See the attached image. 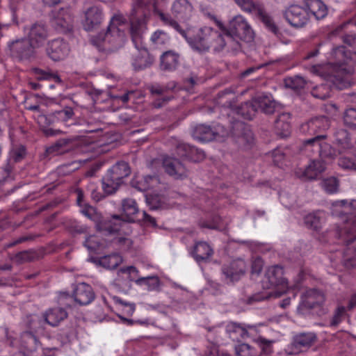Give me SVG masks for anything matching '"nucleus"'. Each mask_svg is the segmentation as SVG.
<instances>
[{
	"label": "nucleus",
	"mask_w": 356,
	"mask_h": 356,
	"mask_svg": "<svg viewBox=\"0 0 356 356\" xmlns=\"http://www.w3.org/2000/svg\"><path fill=\"white\" fill-rule=\"evenodd\" d=\"M24 31L28 35L29 41L34 47L42 45L47 35L45 27L41 24H34L29 29H25Z\"/></svg>",
	"instance_id": "16"
},
{
	"label": "nucleus",
	"mask_w": 356,
	"mask_h": 356,
	"mask_svg": "<svg viewBox=\"0 0 356 356\" xmlns=\"http://www.w3.org/2000/svg\"><path fill=\"white\" fill-rule=\"evenodd\" d=\"M246 264L242 259H238L232 261L229 266L224 267L223 274L225 275L227 281L234 282L241 278L245 273Z\"/></svg>",
	"instance_id": "15"
},
{
	"label": "nucleus",
	"mask_w": 356,
	"mask_h": 356,
	"mask_svg": "<svg viewBox=\"0 0 356 356\" xmlns=\"http://www.w3.org/2000/svg\"><path fill=\"white\" fill-rule=\"evenodd\" d=\"M353 26H356V19L354 22H346L341 25V29ZM343 40L348 47L341 46L334 49L326 65H314L310 70L312 74L330 80L339 90L350 86L348 75L353 73V66L356 65L355 36L346 35Z\"/></svg>",
	"instance_id": "1"
},
{
	"label": "nucleus",
	"mask_w": 356,
	"mask_h": 356,
	"mask_svg": "<svg viewBox=\"0 0 356 356\" xmlns=\"http://www.w3.org/2000/svg\"><path fill=\"white\" fill-rule=\"evenodd\" d=\"M215 22L222 33L227 37L235 36L246 41L253 39V31L242 15H237L230 20L228 29L225 28L220 21L215 19Z\"/></svg>",
	"instance_id": "4"
},
{
	"label": "nucleus",
	"mask_w": 356,
	"mask_h": 356,
	"mask_svg": "<svg viewBox=\"0 0 356 356\" xmlns=\"http://www.w3.org/2000/svg\"><path fill=\"white\" fill-rule=\"evenodd\" d=\"M172 13L179 21H185L191 17L193 8L187 0H176L172 5Z\"/></svg>",
	"instance_id": "20"
},
{
	"label": "nucleus",
	"mask_w": 356,
	"mask_h": 356,
	"mask_svg": "<svg viewBox=\"0 0 356 356\" xmlns=\"http://www.w3.org/2000/svg\"><path fill=\"white\" fill-rule=\"evenodd\" d=\"M146 30V23L144 19L131 22V35L132 41L139 52V55L133 61V65L136 70L145 68L154 61L153 57L149 56L147 50L143 46V36Z\"/></svg>",
	"instance_id": "2"
},
{
	"label": "nucleus",
	"mask_w": 356,
	"mask_h": 356,
	"mask_svg": "<svg viewBox=\"0 0 356 356\" xmlns=\"http://www.w3.org/2000/svg\"><path fill=\"white\" fill-rule=\"evenodd\" d=\"M236 3L243 10L257 15L269 30L274 33L276 32L277 27L275 25L273 20L265 12L261 4L254 3L252 0H236Z\"/></svg>",
	"instance_id": "8"
},
{
	"label": "nucleus",
	"mask_w": 356,
	"mask_h": 356,
	"mask_svg": "<svg viewBox=\"0 0 356 356\" xmlns=\"http://www.w3.org/2000/svg\"><path fill=\"white\" fill-rule=\"evenodd\" d=\"M111 299L115 304L117 308L121 310L123 314L127 316L133 315L136 309V307L134 303L124 302L118 296H111Z\"/></svg>",
	"instance_id": "38"
},
{
	"label": "nucleus",
	"mask_w": 356,
	"mask_h": 356,
	"mask_svg": "<svg viewBox=\"0 0 356 356\" xmlns=\"http://www.w3.org/2000/svg\"><path fill=\"white\" fill-rule=\"evenodd\" d=\"M225 135L224 127L220 125H218L215 130H213L209 126L200 124L195 127L193 133L194 138L201 142L209 141L216 138L218 136L224 137Z\"/></svg>",
	"instance_id": "10"
},
{
	"label": "nucleus",
	"mask_w": 356,
	"mask_h": 356,
	"mask_svg": "<svg viewBox=\"0 0 356 356\" xmlns=\"http://www.w3.org/2000/svg\"><path fill=\"white\" fill-rule=\"evenodd\" d=\"M272 157L275 164L279 165L281 163V161L284 159V155L282 150L278 148L273 150V152H272Z\"/></svg>",
	"instance_id": "57"
},
{
	"label": "nucleus",
	"mask_w": 356,
	"mask_h": 356,
	"mask_svg": "<svg viewBox=\"0 0 356 356\" xmlns=\"http://www.w3.org/2000/svg\"><path fill=\"white\" fill-rule=\"evenodd\" d=\"M118 275L122 276L124 279L134 281L135 282L137 279L140 278L139 271L133 266L120 268L118 271Z\"/></svg>",
	"instance_id": "40"
},
{
	"label": "nucleus",
	"mask_w": 356,
	"mask_h": 356,
	"mask_svg": "<svg viewBox=\"0 0 356 356\" xmlns=\"http://www.w3.org/2000/svg\"><path fill=\"white\" fill-rule=\"evenodd\" d=\"M255 342L261 348V351L266 354L269 353L271 351V343L272 341H267L262 337H259L255 339Z\"/></svg>",
	"instance_id": "53"
},
{
	"label": "nucleus",
	"mask_w": 356,
	"mask_h": 356,
	"mask_svg": "<svg viewBox=\"0 0 356 356\" xmlns=\"http://www.w3.org/2000/svg\"><path fill=\"white\" fill-rule=\"evenodd\" d=\"M122 209L124 220H121L118 216L113 218L112 225L113 227H108V233L112 234L115 232H122L129 234L131 232L129 225L128 222L134 220V216L138 212V207L134 200L125 199L122 202Z\"/></svg>",
	"instance_id": "5"
},
{
	"label": "nucleus",
	"mask_w": 356,
	"mask_h": 356,
	"mask_svg": "<svg viewBox=\"0 0 356 356\" xmlns=\"http://www.w3.org/2000/svg\"><path fill=\"white\" fill-rule=\"evenodd\" d=\"M314 333H302L296 336L286 350L287 354L296 355L302 351L303 348L310 346L315 341Z\"/></svg>",
	"instance_id": "12"
},
{
	"label": "nucleus",
	"mask_w": 356,
	"mask_h": 356,
	"mask_svg": "<svg viewBox=\"0 0 356 356\" xmlns=\"http://www.w3.org/2000/svg\"><path fill=\"white\" fill-rule=\"evenodd\" d=\"M325 170V165L319 161H312L307 168L302 172H296V174L300 177L306 179H315Z\"/></svg>",
	"instance_id": "24"
},
{
	"label": "nucleus",
	"mask_w": 356,
	"mask_h": 356,
	"mask_svg": "<svg viewBox=\"0 0 356 356\" xmlns=\"http://www.w3.org/2000/svg\"><path fill=\"white\" fill-rule=\"evenodd\" d=\"M67 317V312L59 307L48 311L44 315V321L51 326L57 325Z\"/></svg>",
	"instance_id": "33"
},
{
	"label": "nucleus",
	"mask_w": 356,
	"mask_h": 356,
	"mask_svg": "<svg viewBox=\"0 0 356 356\" xmlns=\"http://www.w3.org/2000/svg\"><path fill=\"white\" fill-rule=\"evenodd\" d=\"M330 122L326 117H319L312 119L307 123L302 124L301 131L302 132L315 133L318 130H324L329 127Z\"/></svg>",
	"instance_id": "25"
},
{
	"label": "nucleus",
	"mask_w": 356,
	"mask_h": 356,
	"mask_svg": "<svg viewBox=\"0 0 356 356\" xmlns=\"http://www.w3.org/2000/svg\"><path fill=\"white\" fill-rule=\"evenodd\" d=\"M8 47L11 55L20 59L29 56L35 48L28 39L13 41L9 44Z\"/></svg>",
	"instance_id": "13"
},
{
	"label": "nucleus",
	"mask_w": 356,
	"mask_h": 356,
	"mask_svg": "<svg viewBox=\"0 0 356 356\" xmlns=\"http://www.w3.org/2000/svg\"><path fill=\"white\" fill-rule=\"evenodd\" d=\"M143 220L145 222L149 223L152 226H156V220L154 218L143 212Z\"/></svg>",
	"instance_id": "62"
},
{
	"label": "nucleus",
	"mask_w": 356,
	"mask_h": 356,
	"mask_svg": "<svg viewBox=\"0 0 356 356\" xmlns=\"http://www.w3.org/2000/svg\"><path fill=\"white\" fill-rule=\"evenodd\" d=\"M346 312V308L343 306H338L337 308L335 313L332 317L331 325H338L342 320L343 316H344Z\"/></svg>",
	"instance_id": "51"
},
{
	"label": "nucleus",
	"mask_w": 356,
	"mask_h": 356,
	"mask_svg": "<svg viewBox=\"0 0 356 356\" xmlns=\"http://www.w3.org/2000/svg\"><path fill=\"white\" fill-rule=\"evenodd\" d=\"M68 44L63 40H54L49 44L47 53L54 60H60L65 58L69 54Z\"/></svg>",
	"instance_id": "14"
},
{
	"label": "nucleus",
	"mask_w": 356,
	"mask_h": 356,
	"mask_svg": "<svg viewBox=\"0 0 356 356\" xmlns=\"http://www.w3.org/2000/svg\"><path fill=\"white\" fill-rule=\"evenodd\" d=\"M103 189L107 194L114 193L121 184L120 182L115 180L108 175H106L103 179Z\"/></svg>",
	"instance_id": "43"
},
{
	"label": "nucleus",
	"mask_w": 356,
	"mask_h": 356,
	"mask_svg": "<svg viewBox=\"0 0 356 356\" xmlns=\"http://www.w3.org/2000/svg\"><path fill=\"white\" fill-rule=\"evenodd\" d=\"M284 83L287 88H290L293 90L302 88L307 83L305 79L300 76L288 77L285 79Z\"/></svg>",
	"instance_id": "42"
},
{
	"label": "nucleus",
	"mask_w": 356,
	"mask_h": 356,
	"mask_svg": "<svg viewBox=\"0 0 356 356\" xmlns=\"http://www.w3.org/2000/svg\"><path fill=\"white\" fill-rule=\"evenodd\" d=\"M324 295L316 290L311 289L307 291L302 297V305L308 308H313L324 302Z\"/></svg>",
	"instance_id": "22"
},
{
	"label": "nucleus",
	"mask_w": 356,
	"mask_h": 356,
	"mask_svg": "<svg viewBox=\"0 0 356 356\" xmlns=\"http://www.w3.org/2000/svg\"><path fill=\"white\" fill-rule=\"evenodd\" d=\"M76 193L77 204L80 207V212L88 218L97 222L100 220V214L97 212L94 207L84 202L83 195L81 191H77Z\"/></svg>",
	"instance_id": "23"
},
{
	"label": "nucleus",
	"mask_w": 356,
	"mask_h": 356,
	"mask_svg": "<svg viewBox=\"0 0 356 356\" xmlns=\"http://www.w3.org/2000/svg\"><path fill=\"white\" fill-rule=\"evenodd\" d=\"M103 19L102 10L97 6L88 8L81 17V24L86 31H91L97 27Z\"/></svg>",
	"instance_id": "11"
},
{
	"label": "nucleus",
	"mask_w": 356,
	"mask_h": 356,
	"mask_svg": "<svg viewBox=\"0 0 356 356\" xmlns=\"http://www.w3.org/2000/svg\"><path fill=\"white\" fill-rule=\"evenodd\" d=\"M212 254L213 250L205 242H198L194 248L193 257L197 262L209 259Z\"/></svg>",
	"instance_id": "34"
},
{
	"label": "nucleus",
	"mask_w": 356,
	"mask_h": 356,
	"mask_svg": "<svg viewBox=\"0 0 356 356\" xmlns=\"http://www.w3.org/2000/svg\"><path fill=\"white\" fill-rule=\"evenodd\" d=\"M324 216L321 211L309 213L305 218V223L308 227L317 230L322 225Z\"/></svg>",
	"instance_id": "36"
},
{
	"label": "nucleus",
	"mask_w": 356,
	"mask_h": 356,
	"mask_svg": "<svg viewBox=\"0 0 356 356\" xmlns=\"http://www.w3.org/2000/svg\"><path fill=\"white\" fill-rule=\"evenodd\" d=\"M73 111L71 108H66L65 109L56 111L54 115L58 120L67 121L72 118L73 116Z\"/></svg>",
	"instance_id": "49"
},
{
	"label": "nucleus",
	"mask_w": 356,
	"mask_h": 356,
	"mask_svg": "<svg viewBox=\"0 0 356 356\" xmlns=\"http://www.w3.org/2000/svg\"><path fill=\"white\" fill-rule=\"evenodd\" d=\"M21 338L22 346L29 351H32L34 349V346L37 345L38 339L31 332L23 333Z\"/></svg>",
	"instance_id": "41"
},
{
	"label": "nucleus",
	"mask_w": 356,
	"mask_h": 356,
	"mask_svg": "<svg viewBox=\"0 0 356 356\" xmlns=\"http://www.w3.org/2000/svg\"><path fill=\"white\" fill-rule=\"evenodd\" d=\"M24 323L28 327L36 331L40 323L36 315H30L24 320Z\"/></svg>",
	"instance_id": "54"
},
{
	"label": "nucleus",
	"mask_w": 356,
	"mask_h": 356,
	"mask_svg": "<svg viewBox=\"0 0 356 356\" xmlns=\"http://www.w3.org/2000/svg\"><path fill=\"white\" fill-rule=\"evenodd\" d=\"M163 163L167 173L174 178L181 179L186 176L185 167L177 159L165 158Z\"/></svg>",
	"instance_id": "18"
},
{
	"label": "nucleus",
	"mask_w": 356,
	"mask_h": 356,
	"mask_svg": "<svg viewBox=\"0 0 356 356\" xmlns=\"http://www.w3.org/2000/svg\"><path fill=\"white\" fill-rule=\"evenodd\" d=\"M323 187L327 193H335L338 189V181L334 177L325 179L323 182Z\"/></svg>",
	"instance_id": "48"
},
{
	"label": "nucleus",
	"mask_w": 356,
	"mask_h": 356,
	"mask_svg": "<svg viewBox=\"0 0 356 356\" xmlns=\"http://www.w3.org/2000/svg\"><path fill=\"white\" fill-rule=\"evenodd\" d=\"M151 40L156 47H159L168 43L169 41V37L166 33L158 30L152 34Z\"/></svg>",
	"instance_id": "44"
},
{
	"label": "nucleus",
	"mask_w": 356,
	"mask_h": 356,
	"mask_svg": "<svg viewBox=\"0 0 356 356\" xmlns=\"http://www.w3.org/2000/svg\"><path fill=\"white\" fill-rule=\"evenodd\" d=\"M74 297L76 302L81 305H85L93 300L95 294L90 285L86 283H79L75 288Z\"/></svg>",
	"instance_id": "17"
},
{
	"label": "nucleus",
	"mask_w": 356,
	"mask_h": 356,
	"mask_svg": "<svg viewBox=\"0 0 356 356\" xmlns=\"http://www.w3.org/2000/svg\"><path fill=\"white\" fill-rule=\"evenodd\" d=\"M114 241L122 245V249L126 250H128L131 245V241L129 238L126 237L120 236V234H118V236L114 238Z\"/></svg>",
	"instance_id": "55"
},
{
	"label": "nucleus",
	"mask_w": 356,
	"mask_h": 356,
	"mask_svg": "<svg viewBox=\"0 0 356 356\" xmlns=\"http://www.w3.org/2000/svg\"><path fill=\"white\" fill-rule=\"evenodd\" d=\"M36 74L38 79L54 80L57 83L61 82L60 77L57 74H54L49 72H44L42 70H37Z\"/></svg>",
	"instance_id": "50"
},
{
	"label": "nucleus",
	"mask_w": 356,
	"mask_h": 356,
	"mask_svg": "<svg viewBox=\"0 0 356 356\" xmlns=\"http://www.w3.org/2000/svg\"><path fill=\"white\" fill-rule=\"evenodd\" d=\"M259 111L257 104L254 102V99L250 102H246L241 105L239 109V113L247 120H251L255 113Z\"/></svg>",
	"instance_id": "39"
},
{
	"label": "nucleus",
	"mask_w": 356,
	"mask_h": 356,
	"mask_svg": "<svg viewBox=\"0 0 356 356\" xmlns=\"http://www.w3.org/2000/svg\"><path fill=\"white\" fill-rule=\"evenodd\" d=\"M284 15L289 23L295 27L303 26L309 19L307 10L296 4L291 5L286 10Z\"/></svg>",
	"instance_id": "9"
},
{
	"label": "nucleus",
	"mask_w": 356,
	"mask_h": 356,
	"mask_svg": "<svg viewBox=\"0 0 356 356\" xmlns=\"http://www.w3.org/2000/svg\"><path fill=\"white\" fill-rule=\"evenodd\" d=\"M123 259L119 254H112L94 259L93 261L97 266H102L106 269H114L118 266Z\"/></svg>",
	"instance_id": "26"
},
{
	"label": "nucleus",
	"mask_w": 356,
	"mask_h": 356,
	"mask_svg": "<svg viewBox=\"0 0 356 356\" xmlns=\"http://www.w3.org/2000/svg\"><path fill=\"white\" fill-rule=\"evenodd\" d=\"M348 234L353 238L356 239V222H353L351 229L348 231Z\"/></svg>",
	"instance_id": "64"
},
{
	"label": "nucleus",
	"mask_w": 356,
	"mask_h": 356,
	"mask_svg": "<svg viewBox=\"0 0 356 356\" xmlns=\"http://www.w3.org/2000/svg\"><path fill=\"white\" fill-rule=\"evenodd\" d=\"M159 179L155 176H147L144 177H136L132 181V184L140 191H147L159 184Z\"/></svg>",
	"instance_id": "32"
},
{
	"label": "nucleus",
	"mask_w": 356,
	"mask_h": 356,
	"mask_svg": "<svg viewBox=\"0 0 356 356\" xmlns=\"http://www.w3.org/2000/svg\"><path fill=\"white\" fill-rule=\"evenodd\" d=\"M178 63L179 56L173 51H166L161 57V65L165 70H174Z\"/></svg>",
	"instance_id": "35"
},
{
	"label": "nucleus",
	"mask_w": 356,
	"mask_h": 356,
	"mask_svg": "<svg viewBox=\"0 0 356 356\" xmlns=\"http://www.w3.org/2000/svg\"><path fill=\"white\" fill-rule=\"evenodd\" d=\"M263 267V261L260 258H256L252 264V273L259 274Z\"/></svg>",
	"instance_id": "59"
},
{
	"label": "nucleus",
	"mask_w": 356,
	"mask_h": 356,
	"mask_svg": "<svg viewBox=\"0 0 356 356\" xmlns=\"http://www.w3.org/2000/svg\"><path fill=\"white\" fill-rule=\"evenodd\" d=\"M131 170L128 164L125 162H120L113 165L107 175L115 180L122 183V179L130 175Z\"/></svg>",
	"instance_id": "29"
},
{
	"label": "nucleus",
	"mask_w": 356,
	"mask_h": 356,
	"mask_svg": "<svg viewBox=\"0 0 356 356\" xmlns=\"http://www.w3.org/2000/svg\"><path fill=\"white\" fill-rule=\"evenodd\" d=\"M146 201L151 209H157L159 208H162V205L160 202V200H157L150 195H146Z\"/></svg>",
	"instance_id": "58"
},
{
	"label": "nucleus",
	"mask_w": 356,
	"mask_h": 356,
	"mask_svg": "<svg viewBox=\"0 0 356 356\" xmlns=\"http://www.w3.org/2000/svg\"><path fill=\"white\" fill-rule=\"evenodd\" d=\"M71 16L67 10L62 9L54 15L53 24L56 29L61 31H68L71 29Z\"/></svg>",
	"instance_id": "28"
},
{
	"label": "nucleus",
	"mask_w": 356,
	"mask_h": 356,
	"mask_svg": "<svg viewBox=\"0 0 356 356\" xmlns=\"http://www.w3.org/2000/svg\"><path fill=\"white\" fill-rule=\"evenodd\" d=\"M103 242H100L98 236H90L85 242V246L89 251H96L100 247L104 246Z\"/></svg>",
	"instance_id": "46"
},
{
	"label": "nucleus",
	"mask_w": 356,
	"mask_h": 356,
	"mask_svg": "<svg viewBox=\"0 0 356 356\" xmlns=\"http://www.w3.org/2000/svg\"><path fill=\"white\" fill-rule=\"evenodd\" d=\"M136 284L148 291H153L159 289L160 280L157 276L140 277L136 280Z\"/></svg>",
	"instance_id": "37"
},
{
	"label": "nucleus",
	"mask_w": 356,
	"mask_h": 356,
	"mask_svg": "<svg viewBox=\"0 0 356 356\" xmlns=\"http://www.w3.org/2000/svg\"><path fill=\"white\" fill-rule=\"evenodd\" d=\"M356 209V201H336L332 204V211L334 216H342L351 213Z\"/></svg>",
	"instance_id": "27"
},
{
	"label": "nucleus",
	"mask_w": 356,
	"mask_h": 356,
	"mask_svg": "<svg viewBox=\"0 0 356 356\" xmlns=\"http://www.w3.org/2000/svg\"><path fill=\"white\" fill-rule=\"evenodd\" d=\"M262 284L264 289H275V296H280L288 289L286 280L283 277V269L280 266H273L268 268Z\"/></svg>",
	"instance_id": "6"
},
{
	"label": "nucleus",
	"mask_w": 356,
	"mask_h": 356,
	"mask_svg": "<svg viewBox=\"0 0 356 356\" xmlns=\"http://www.w3.org/2000/svg\"><path fill=\"white\" fill-rule=\"evenodd\" d=\"M127 24L122 15H115L111 20L108 32L105 34L103 40L108 44L112 51L117 50L124 46L127 41L124 31Z\"/></svg>",
	"instance_id": "3"
},
{
	"label": "nucleus",
	"mask_w": 356,
	"mask_h": 356,
	"mask_svg": "<svg viewBox=\"0 0 356 356\" xmlns=\"http://www.w3.org/2000/svg\"><path fill=\"white\" fill-rule=\"evenodd\" d=\"M241 142H246L247 145H251L254 141V138L251 131H248L244 136L241 138Z\"/></svg>",
	"instance_id": "60"
},
{
	"label": "nucleus",
	"mask_w": 356,
	"mask_h": 356,
	"mask_svg": "<svg viewBox=\"0 0 356 356\" xmlns=\"http://www.w3.org/2000/svg\"><path fill=\"white\" fill-rule=\"evenodd\" d=\"M238 356H258L257 353L247 343H240L235 347Z\"/></svg>",
	"instance_id": "45"
},
{
	"label": "nucleus",
	"mask_w": 356,
	"mask_h": 356,
	"mask_svg": "<svg viewBox=\"0 0 356 356\" xmlns=\"http://www.w3.org/2000/svg\"><path fill=\"white\" fill-rule=\"evenodd\" d=\"M254 102L257 104L259 111L266 113H272L276 107L275 102L270 95H261L254 98Z\"/></svg>",
	"instance_id": "30"
},
{
	"label": "nucleus",
	"mask_w": 356,
	"mask_h": 356,
	"mask_svg": "<svg viewBox=\"0 0 356 356\" xmlns=\"http://www.w3.org/2000/svg\"><path fill=\"white\" fill-rule=\"evenodd\" d=\"M323 136H318L306 140L304 143L305 152L316 151L319 152L321 161L323 163H330L337 156V152L333 150L330 145L323 140Z\"/></svg>",
	"instance_id": "7"
},
{
	"label": "nucleus",
	"mask_w": 356,
	"mask_h": 356,
	"mask_svg": "<svg viewBox=\"0 0 356 356\" xmlns=\"http://www.w3.org/2000/svg\"><path fill=\"white\" fill-rule=\"evenodd\" d=\"M177 152L181 157H186L194 162L200 161L205 156L202 150L188 144H180L177 147Z\"/></svg>",
	"instance_id": "21"
},
{
	"label": "nucleus",
	"mask_w": 356,
	"mask_h": 356,
	"mask_svg": "<svg viewBox=\"0 0 356 356\" xmlns=\"http://www.w3.org/2000/svg\"><path fill=\"white\" fill-rule=\"evenodd\" d=\"M136 323H138L141 325L147 326L149 325H153L154 322L149 318H145L143 320H138L136 321Z\"/></svg>",
	"instance_id": "63"
},
{
	"label": "nucleus",
	"mask_w": 356,
	"mask_h": 356,
	"mask_svg": "<svg viewBox=\"0 0 356 356\" xmlns=\"http://www.w3.org/2000/svg\"><path fill=\"white\" fill-rule=\"evenodd\" d=\"M337 140L339 145L343 148H348L349 146V137L346 131H341L337 134Z\"/></svg>",
	"instance_id": "52"
},
{
	"label": "nucleus",
	"mask_w": 356,
	"mask_h": 356,
	"mask_svg": "<svg viewBox=\"0 0 356 356\" xmlns=\"http://www.w3.org/2000/svg\"><path fill=\"white\" fill-rule=\"evenodd\" d=\"M290 115L289 113H283L280 115L275 122V130L277 135L280 137L286 138L290 135L291 126L289 122Z\"/></svg>",
	"instance_id": "31"
},
{
	"label": "nucleus",
	"mask_w": 356,
	"mask_h": 356,
	"mask_svg": "<svg viewBox=\"0 0 356 356\" xmlns=\"http://www.w3.org/2000/svg\"><path fill=\"white\" fill-rule=\"evenodd\" d=\"M339 165L343 168H351L353 167V162L346 158H341L339 161Z\"/></svg>",
	"instance_id": "61"
},
{
	"label": "nucleus",
	"mask_w": 356,
	"mask_h": 356,
	"mask_svg": "<svg viewBox=\"0 0 356 356\" xmlns=\"http://www.w3.org/2000/svg\"><path fill=\"white\" fill-rule=\"evenodd\" d=\"M344 122L350 127H356V110L347 109L344 115Z\"/></svg>",
	"instance_id": "47"
},
{
	"label": "nucleus",
	"mask_w": 356,
	"mask_h": 356,
	"mask_svg": "<svg viewBox=\"0 0 356 356\" xmlns=\"http://www.w3.org/2000/svg\"><path fill=\"white\" fill-rule=\"evenodd\" d=\"M25 154V149L21 146L18 148L13 149L10 152V156L14 159L15 161H17L20 160Z\"/></svg>",
	"instance_id": "56"
},
{
	"label": "nucleus",
	"mask_w": 356,
	"mask_h": 356,
	"mask_svg": "<svg viewBox=\"0 0 356 356\" xmlns=\"http://www.w3.org/2000/svg\"><path fill=\"white\" fill-rule=\"evenodd\" d=\"M305 6L309 17L313 16L318 20L324 18L327 14V8L321 0H305Z\"/></svg>",
	"instance_id": "19"
}]
</instances>
